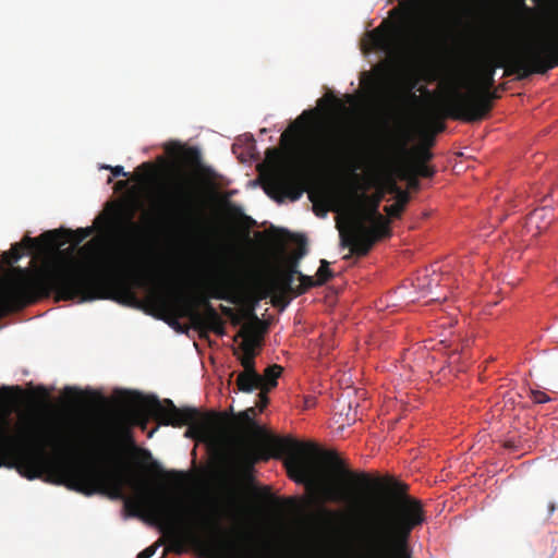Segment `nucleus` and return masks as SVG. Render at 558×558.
I'll use <instances>...</instances> for the list:
<instances>
[{
	"label": "nucleus",
	"mask_w": 558,
	"mask_h": 558,
	"mask_svg": "<svg viewBox=\"0 0 558 558\" xmlns=\"http://www.w3.org/2000/svg\"><path fill=\"white\" fill-rule=\"evenodd\" d=\"M80 253L85 256V264L59 262L34 274L17 268L20 277L0 293V314L21 310L51 294L57 301L84 303L111 299L133 304L137 301L134 289L144 288L150 302L162 313L189 318L195 328L225 333V322L208 300L197 298L181 284H166L155 270L143 268L128 276H108L107 257L97 239L84 244Z\"/></svg>",
	"instance_id": "obj_1"
},
{
	"label": "nucleus",
	"mask_w": 558,
	"mask_h": 558,
	"mask_svg": "<svg viewBox=\"0 0 558 558\" xmlns=\"http://www.w3.org/2000/svg\"><path fill=\"white\" fill-rule=\"evenodd\" d=\"M239 322H240L239 318L233 320L234 324H238Z\"/></svg>",
	"instance_id": "obj_51"
},
{
	"label": "nucleus",
	"mask_w": 558,
	"mask_h": 558,
	"mask_svg": "<svg viewBox=\"0 0 558 558\" xmlns=\"http://www.w3.org/2000/svg\"><path fill=\"white\" fill-rule=\"evenodd\" d=\"M305 254H306V248H305V247H303V246H301V247L299 248V256H300V257H302V256H303V255H305Z\"/></svg>",
	"instance_id": "obj_43"
},
{
	"label": "nucleus",
	"mask_w": 558,
	"mask_h": 558,
	"mask_svg": "<svg viewBox=\"0 0 558 558\" xmlns=\"http://www.w3.org/2000/svg\"><path fill=\"white\" fill-rule=\"evenodd\" d=\"M170 154L175 155L180 162L190 168H195L201 165V153L196 147H185L179 146L177 151H170Z\"/></svg>",
	"instance_id": "obj_20"
},
{
	"label": "nucleus",
	"mask_w": 558,
	"mask_h": 558,
	"mask_svg": "<svg viewBox=\"0 0 558 558\" xmlns=\"http://www.w3.org/2000/svg\"><path fill=\"white\" fill-rule=\"evenodd\" d=\"M445 130V124L442 122H438L436 126L437 132H442Z\"/></svg>",
	"instance_id": "obj_42"
},
{
	"label": "nucleus",
	"mask_w": 558,
	"mask_h": 558,
	"mask_svg": "<svg viewBox=\"0 0 558 558\" xmlns=\"http://www.w3.org/2000/svg\"><path fill=\"white\" fill-rule=\"evenodd\" d=\"M259 390H260V392H259V393H258V396H257V397H258V399H257V401H256V403H255V407H254V408H255V409H256V408H258V410L262 412V411L267 407V404H268V402H269V399H268V397H267V392H268L269 390H268V389H265V388H264V389L262 388V389H259Z\"/></svg>",
	"instance_id": "obj_31"
},
{
	"label": "nucleus",
	"mask_w": 558,
	"mask_h": 558,
	"mask_svg": "<svg viewBox=\"0 0 558 558\" xmlns=\"http://www.w3.org/2000/svg\"><path fill=\"white\" fill-rule=\"evenodd\" d=\"M433 144H434V140L430 138L428 145H433Z\"/></svg>",
	"instance_id": "obj_50"
},
{
	"label": "nucleus",
	"mask_w": 558,
	"mask_h": 558,
	"mask_svg": "<svg viewBox=\"0 0 558 558\" xmlns=\"http://www.w3.org/2000/svg\"><path fill=\"white\" fill-rule=\"evenodd\" d=\"M276 447L287 454L286 464L290 477L296 483L315 488L324 501L349 505L354 509H360L362 505L361 499L356 498V494H353L352 489L336 486L328 481L316 462L317 458H320L324 464L351 487L379 488L383 485L381 478L372 477L365 472L349 470L337 452L320 450L315 444L301 442L290 437H279L276 439Z\"/></svg>",
	"instance_id": "obj_3"
},
{
	"label": "nucleus",
	"mask_w": 558,
	"mask_h": 558,
	"mask_svg": "<svg viewBox=\"0 0 558 558\" xmlns=\"http://www.w3.org/2000/svg\"><path fill=\"white\" fill-rule=\"evenodd\" d=\"M255 355L256 354H238L241 365L243 366L242 372H257L255 369Z\"/></svg>",
	"instance_id": "obj_28"
},
{
	"label": "nucleus",
	"mask_w": 558,
	"mask_h": 558,
	"mask_svg": "<svg viewBox=\"0 0 558 558\" xmlns=\"http://www.w3.org/2000/svg\"><path fill=\"white\" fill-rule=\"evenodd\" d=\"M260 459H268V456H263L254 447H243L236 457V464L242 478L246 482L253 481L254 465Z\"/></svg>",
	"instance_id": "obj_15"
},
{
	"label": "nucleus",
	"mask_w": 558,
	"mask_h": 558,
	"mask_svg": "<svg viewBox=\"0 0 558 558\" xmlns=\"http://www.w3.org/2000/svg\"><path fill=\"white\" fill-rule=\"evenodd\" d=\"M222 312L225 314H231L232 313V310L230 307H226V306H222Z\"/></svg>",
	"instance_id": "obj_46"
},
{
	"label": "nucleus",
	"mask_w": 558,
	"mask_h": 558,
	"mask_svg": "<svg viewBox=\"0 0 558 558\" xmlns=\"http://www.w3.org/2000/svg\"><path fill=\"white\" fill-rule=\"evenodd\" d=\"M90 445L89 435H60L29 425L22 439L10 434V424L0 416V466H15L28 480L45 474L53 477V483L90 496L105 486L117 498H123V488L132 478L123 471L100 473L85 462L78 453Z\"/></svg>",
	"instance_id": "obj_2"
},
{
	"label": "nucleus",
	"mask_w": 558,
	"mask_h": 558,
	"mask_svg": "<svg viewBox=\"0 0 558 558\" xmlns=\"http://www.w3.org/2000/svg\"><path fill=\"white\" fill-rule=\"evenodd\" d=\"M316 114V110H305L290 124L281 134L280 144L284 148H293L298 163L314 162L339 155L347 147L343 140L335 141L328 145H314L310 143H299L300 135L304 131L306 119Z\"/></svg>",
	"instance_id": "obj_10"
},
{
	"label": "nucleus",
	"mask_w": 558,
	"mask_h": 558,
	"mask_svg": "<svg viewBox=\"0 0 558 558\" xmlns=\"http://www.w3.org/2000/svg\"><path fill=\"white\" fill-rule=\"evenodd\" d=\"M405 166L417 177L432 178L435 173L434 168L424 162H410Z\"/></svg>",
	"instance_id": "obj_25"
},
{
	"label": "nucleus",
	"mask_w": 558,
	"mask_h": 558,
	"mask_svg": "<svg viewBox=\"0 0 558 558\" xmlns=\"http://www.w3.org/2000/svg\"><path fill=\"white\" fill-rule=\"evenodd\" d=\"M557 65L558 27L548 37L499 52L496 63L483 68L477 76V84L472 88H494L496 68H505L506 76L517 74L518 80H525L534 73L545 74Z\"/></svg>",
	"instance_id": "obj_5"
},
{
	"label": "nucleus",
	"mask_w": 558,
	"mask_h": 558,
	"mask_svg": "<svg viewBox=\"0 0 558 558\" xmlns=\"http://www.w3.org/2000/svg\"><path fill=\"white\" fill-rule=\"evenodd\" d=\"M427 95L430 97V98H435V94H430V92L426 90Z\"/></svg>",
	"instance_id": "obj_49"
},
{
	"label": "nucleus",
	"mask_w": 558,
	"mask_h": 558,
	"mask_svg": "<svg viewBox=\"0 0 558 558\" xmlns=\"http://www.w3.org/2000/svg\"><path fill=\"white\" fill-rule=\"evenodd\" d=\"M400 191L401 189L398 186V184L395 181H391L389 185V192L397 195Z\"/></svg>",
	"instance_id": "obj_38"
},
{
	"label": "nucleus",
	"mask_w": 558,
	"mask_h": 558,
	"mask_svg": "<svg viewBox=\"0 0 558 558\" xmlns=\"http://www.w3.org/2000/svg\"><path fill=\"white\" fill-rule=\"evenodd\" d=\"M250 318L252 323L245 324L234 337V340L242 338V342L240 343L239 348L234 350L235 355L239 354V350L242 352V354H256L255 348L259 344V332H262V330H258V326L262 324V322L253 312H251Z\"/></svg>",
	"instance_id": "obj_13"
},
{
	"label": "nucleus",
	"mask_w": 558,
	"mask_h": 558,
	"mask_svg": "<svg viewBox=\"0 0 558 558\" xmlns=\"http://www.w3.org/2000/svg\"><path fill=\"white\" fill-rule=\"evenodd\" d=\"M553 209L543 207L532 211L526 219L529 230L536 229L537 233L546 230L554 220Z\"/></svg>",
	"instance_id": "obj_16"
},
{
	"label": "nucleus",
	"mask_w": 558,
	"mask_h": 558,
	"mask_svg": "<svg viewBox=\"0 0 558 558\" xmlns=\"http://www.w3.org/2000/svg\"><path fill=\"white\" fill-rule=\"evenodd\" d=\"M298 275H299V279H300L301 283L299 286H296L294 289L295 295H302L311 288L319 286L317 283L318 282L317 278L314 279L313 277L303 275L300 271Z\"/></svg>",
	"instance_id": "obj_24"
},
{
	"label": "nucleus",
	"mask_w": 558,
	"mask_h": 558,
	"mask_svg": "<svg viewBox=\"0 0 558 558\" xmlns=\"http://www.w3.org/2000/svg\"><path fill=\"white\" fill-rule=\"evenodd\" d=\"M531 398L535 403H546L550 400V398L541 390H531Z\"/></svg>",
	"instance_id": "obj_32"
},
{
	"label": "nucleus",
	"mask_w": 558,
	"mask_h": 558,
	"mask_svg": "<svg viewBox=\"0 0 558 558\" xmlns=\"http://www.w3.org/2000/svg\"><path fill=\"white\" fill-rule=\"evenodd\" d=\"M213 296L216 299H219V300H229V298L227 296V294L225 292L214 293Z\"/></svg>",
	"instance_id": "obj_40"
},
{
	"label": "nucleus",
	"mask_w": 558,
	"mask_h": 558,
	"mask_svg": "<svg viewBox=\"0 0 558 558\" xmlns=\"http://www.w3.org/2000/svg\"><path fill=\"white\" fill-rule=\"evenodd\" d=\"M158 545H159V543L157 542L156 544L146 547L144 550H142L137 555V558H150V557H153L155 555V553H156V549H157Z\"/></svg>",
	"instance_id": "obj_34"
},
{
	"label": "nucleus",
	"mask_w": 558,
	"mask_h": 558,
	"mask_svg": "<svg viewBox=\"0 0 558 558\" xmlns=\"http://www.w3.org/2000/svg\"><path fill=\"white\" fill-rule=\"evenodd\" d=\"M433 158V154L427 146L417 147L414 151V157L411 162H424L426 163Z\"/></svg>",
	"instance_id": "obj_29"
},
{
	"label": "nucleus",
	"mask_w": 558,
	"mask_h": 558,
	"mask_svg": "<svg viewBox=\"0 0 558 558\" xmlns=\"http://www.w3.org/2000/svg\"><path fill=\"white\" fill-rule=\"evenodd\" d=\"M281 373V366L277 364L268 366L265 369L264 375H262L264 378V388L268 390L275 388L277 386V379L280 377Z\"/></svg>",
	"instance_id": "obj_23"
},
{
	"label": "nucleus",
	"mask_w": 558,
	"mask_h": 558,
	"mask_svg": "<svg viewBox=\"0 0 558 558\" xmlns=\"http://www.w3.org/2000/svg\"><path fill=\"white\" fill-rule=\"evenodd\" d=\"M117 185H118L119 187H124V186L126 185V181H119V182L117 183Z\"/></svg>",
	"instance_id": "obj_47"
},
{
	"label": "nucleus",
	"mask_w": 558,
	"mask_h": 558,
	"mask_svg": "<svg viewBox=\"0 0 558 558\" xmlns=\"http://www.w3.org/2000/svg\"><path fill=\"white\" fill-rule=\"evenodd\" d=\"M133 213L130 210L119 209L114 217V222L124 231L134 233L138 231L140 226L133 221Z\"/></svg>",
	"instance_id": "obj_21"
},
{
	"label": "nucleus",
	"mask_w": 558,
	"mask_h": 558,
	"mask_svg": "<svg viewBox=\"0 0 558 558\" xmlns=\"http://www.w3.org/2000/svg\"><path fill=\"white\" fill-rule=\"evenodd\" d=\"M269 488L268 487H265L263 488V497H268L269 496Z\"/></svg>",
	"instance_id": "obj_45"
},
{
	"label": "nucleus",
	"mask_w": 558,
	"mask_h": 558,
	"mask_svg": "<svg viewBox=\"0 0 558 558\" xmlns=\"http://www.w3.org/2000/svg\"><path fill=\"white\" fill-rule=\"evenodd\" d=\"M236 386L243 392L264 389V378L257 372H241L236 377Z\"/></svg>",
	"instance_id": "obj_19"
},
{
	"label": "nucleus",
	"mask_w": 558,
	"mask_h": 558,
	"mask_svg": "<svg viewBox=\"0 0 558 558\" xmlns=\"http://www.w3.org/2000/svg\"><path fill=\"white\" fill-rule=\"evenodd\" d=\"M298 274L299 270L295 266H291L289 269L279 272L269 280L271 290L294 293L295 287H293V282L294 276Z\"/></svg>",
	"instance_id": "obj_17"
},
{
	"label": "nucleus",
	"mask_w": 558,
	"mask_h": 558,
	"mask_svg": "<svg viewBox=\"0 0 558 558\" xmlns=\"http://www.w3.org/2000/svg\"><path fill=\"white\" fill-rule=\"evenodd\" d=\"M410 98H411L413 101H415V102H417V101L420 100V97H418V96H416V95H415V94H413V93H412V94H410Z\"/></svg>",
	"instance_id": "obj_44"
},
{
	"label": "nucleus",
	"mask_w": 558,
	"mask_h": 558,
	"mask_svg": "<svg viewBox=\"0 0 558 558\" xmlns=\"http://www.w3.org/2000/svg\"><path fill=\"white\" fill-rule=\"evenodd\" d=\"M38 239H33L31 236H25L22 241V243L14 244L10 251L4 252L1 255V260L4 264L12 265L13 263L17 262L22 255L24 254V251H33L37 247Z\"/></svg>",
	"instance_id": "obj_18"
},
{
	"label": "nucleus",
	"mask_w": 558,
	"mask_h": 558,
	"mask_svg": "<svg viewBox=\"0 0 558 558\" xmlns=\"http://www.w3.org/2000/svg\"><path fill=\"white\" fill-rule=\"evenodd\" d=\"M410 199H411V196H410L409 192L404 191V190H401L396 195V203L399 204L404 209H405V206L408 205V203L410 202Z\"/></svg>",
	"instance_id": "obj_33"
},
{
	"label": "nucleus",
	"mask_w": 558,
	"mask_h": 558,
	"mask_svg": "<svg viewBox=\"0 0 558 558\" xmlns=\"http://www.w3.org/2000/svg\"><path fill=\"white\" fill-rule=\"evenodd\" d=\"M105 169H109L113 177H126L128 173L124 171V168L122 166H106Z\"/></svg>",
	"instance_id": "obj_37"
},
{
	"label": "nucleus",
	"mask_w": 558,
	"mask_h": 558,
	"mask_svg": "<svg viewBox=\"0 0 558 558\" xmlns=\"http://www.w3.org/2000/svg\"><path fill=\"white\" fill-rule=\"evenodd\" d=\"M197 199L198 185L195 175L175 165L171 179L160 194V217L184 230H195L199 226Z\"/></svg>",
	"instance_id": "obj_6"
},
{
	"label": "nucleus",
	"mask_w": 558,
	"mask_h": 558,
	"mask_svg": "<svg viewBox=\"0 0 558 558\" xmlns=\"http://www.w3.org/2000/svg\"><path fill=\"white\" fill-rule=\"evenodd\" d=\"M556 510V505L555 502H549L548 504V515H551L554 513V511Z\"/></svg>",
	"instance_id": "obj_41"
},
{
	"label": "nucleus",
	"mask_w": 558,
	"mask_h": 558,
	"mask_svg": "<svg viewBox=\"0 0 558 558\" xmlns=\"http://www.w3.org/2000/svg\"><path fill=\"white\" fill-rule=\"evenodd\" d=\"M255 416L256 409L254 407H251L239 413L238 421L252 427L254 429L252 433L253 435H268L262 427L256 425V423L254 422Z\"/></svg>",
	"instance_id": "obj_22"
},
{
	"label": "nucleus",
	"mask_w": 558,
	"mask_h": 558,
	"mask_svg": "<svg viewBox=\"0 0 558 558\" xmlns=\"http://www.w3.org/2000/svg\"><path fill=\"white\" fill-rule=\"evenodd\" d=\"M365 45L367 50H378L388 56L401 57L412 50V37L405 25L385 20L379 26L366 33Z\"/></svg>",
	"instance_id": "obj_11"
},
{
	"label": "nucleus",
	"mask_w": 558,
	"mask_h": 558,
	"mask_svg": "<svg viewBox=\"0 0 558 558\" xmlns=\"http://www.w3.org/2000/svg\"><path fill=\"white\" fill-rule=\"evenodd\" d=\"M265 155V161L271 168L266 179L267 193L274 192L272 197L278 201H298L305 191L303 173L296 167L282 165V151L279 148H268Z\"/></svg>",
	"instance_id": "obj_9"
},
{
	"label": "nucleus",
	"mask_w": 558,
	"mask_h": 558,
	"mask_svg": "<svg viewBox=\"0 0 558 558\" xmlns=\"http://www.w3.org/2000/svg\"><path fill=\"white\" fill-rule=\"evenodd\" d=\"M400 178L408 182V186L411 190L416 191L421 187L418 177L413 173L405 165L401 168Z\"/></svg>",
	"instance_id": "obj_26"
},
{
	"label": "nucleus",
	"mask_w": 558,
	"mask_h": 558,
	"mask_svg": "<svg viewBox=\"0 0 558 558\" xmlns=\"http://www.w3.org/2000/svg\"><path fill=\"white\" fill-rule=\"evenodd\" d=\"M123 402L133 421L143 427L148 417L166 426L187 425L185 437L211 445L225 442L231 434V423L222 413H201L195 408L179 409L170 399L160 401L156 396H143L137 391H124Z\"/></svg>",
	"instance_id": "obj_4"
},
{
	"label": "nucleus",
	"mask_w": 558,
	"mask_h": 558,
	"mask_svg": "<svg viewBox=\"0 0 558 558\" xmlns=\"http://www.w3.org/2000/svg\"><path fill=\"white\" fill-rule=\"evenodd\" d=\"M64 395L68 398L78 400L82 397V391L73 387H66L64 389Z\"/></svg>",
	"instance_id": "obj_36"
},
{
	"label": "nucleus",
	"mask_w": 558,
	"mask_h": 558,
	"mask_svg": "<svg viewBox=\"0 0 558 558\" xmlns=\"http://www.w3.org/2000/svg\"><path fill=\"white\" fill-rule=\"evenodd\" d=\"M384 210L391 218H400L404 208H402L399 204L393 203L389 206H385Z\"/></svg>",
	"instance_id": "obj_30"
},
{
	"label": "nucleus",
	"mask_w": 558,
	"mask_h": 558,
	"mask_svg": "<svg viewBox=\"0 0 558 558\" xmlns=\"http://www.w3.org/2000/svg\"><path fill=\"white\" fill-rule=\"evenodd\" d=\"M140 169H144L146 171H149L151 172L153 169H154V166L150 163V162H143L141 166H140Z\"/></svg>",
	"instance_id": "obj_39"
},
{
	"label": "nucleus",
	"mask_w": 558,
	"mask_h": 558,
	"mask_svg": "<svg viewBox=\"0 0 558 558\" xmlns=\"http://www.w3.org/2000/svg\"><path fill=\"white\" fill-rule=\"evenodd\" d=\"M380 201V195L369 198L351 220L347 232L340 233L341 244L350 247L344 259L351 255L365 256L376 242L391 236L390 221L379 213Z\"/></svg>",
	"instance_id": "obj_8"
},
{
	"label": "nucleus",
	"mask_w": 558,
	"mask_h": 558,
	"mask_svg": "<svg viewBox=\"0 0 558 558\" xmlns=\"http://www.w3.org/2000/svg\"><path fill=\"white\" fill-rule=\"evenodd\" d=\"M333 277V272L329 268V263L326 259L320 260V266L317 269L316 278L318 284L323 286Z\"/></svg>",
	"instance_id": "obj_27"
},
{
	"label": "nucleus",
	"mask_w": 558,
	"mask_h": 558,
	"mask_svg": "<svg viewBox=\"0 0 558 558\" xmlns=\"http://www.w3.org/2000/svg\"><path fill=\"white\" fill-rule=\"evenodd\" d=\"M408 141V134L403 130L389 133L380 146L379 153L385 157H404L409 154Z\"/></svg>",
	"instance_id": "obj_14"
},
{
	"label": "nucleus",
	"mask_w": 558,
	"mask_h": 558,
	"mask_svg": "<svg viewBox=\"0 0 558 558\" xmlns=\"http://www.w3.org/2000/svg\"><path fill=\"white\" fill-rule=\"evenodd\" d=\"M254 494H255L256 496H259V495H260V490H259V489H257V488H254Z\"/></svg>",
	"instance_id": "obj_48"
},
{
	"label": "nucleus",
	"mask_w": 558,
	"mask_h": 558,
	"mask_svg": "<svg viewBox=\"0 0 558 558\" xmlns=\"http://www.w3.org/2000/svg\"><path fill=\"white\" fill-rule=\"evenodd\" d=\"M498 97L493 88H470L466 93H462L453 82H450L446 95L433 100L428 111L437 120L451 118L464 122H477L489 114L493 101Z\"/></svg>",
	"instance_id": "obj_7"
},
{
	"label": "nucleus",
	"mask_w": 558,
	"mask_h": 558,
	"mask_svg": "<svg viewBox=\"0 0 558 558\" xmlns=\"http://www.w3.org/2000/svg\"><path fill=\"white\" fill-rule=\"evenodd\" d=\"M167 476L174 481L177 484L181 485L185 480V474L179 471H170L167 473Z\"/></svg>",
	"instance_id": "obj_35"
},
{
	"label": "nucleus",
	"mask_w": 558,
	"mask_h": 558,
	"mask_svg": "<svg viewBox=\"0 0 558 558\" xmlns=\"http://www.w3.org/2000/svg\"><path fill=\"white\" fill-rule=\"evenodd\" d=\"M92 232L93 228L90 227L78 228L75 231L58 229L44 232L39 236V239L46 242L48 245L56 247H60L70 241L77 245L81 242H83L87 236H89Z\"/></svg>",
	"instance_id": "obj_12"
}]
</instances>
